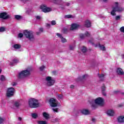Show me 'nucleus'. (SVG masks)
<instances>
[{
    "label": "nucleus",
    "instance_id": "58836bf2",
    "mask_svg": "<svg viewBox=\"0 0 124 124\" xmlns=\"http://www.w3.org/2000/svg\"><path fill=\"white\" fill-rule=\"evenodd\" d=\"M45 68V66L43 65L40 67V70H41V71H43V70H44Z\"/></svg>",
    "mask_w": 124,
    "mask_h": 124
},
{
    "label": "nucleus",
    "instance_id": "dca6fc26",
    "mask_svg": "<svg viewBox=\"0 0 124 124\" xmlns=\"http://www.w3.org/2000/svg\"><path fill=\"white\" fill-rule=\"evenodd\" d=\"M79 36L81 39H84L85 36H90V32H89V31H86L85 34H80Z\"/></svg>",
    "mask_w": 124,
    "mask_h": 124
},
{
    "label": "nucleus",
    "instance_id": "13d9d810",
    "mask_svg": "<svg viewBox=\"0 0 124 124\" xmlns=\"http://www.w3.org/2000/svg\"><path fill=\"white\" fill-rule=\"evenodd\" d=\"M19 121H22V118L21 117H18Z\"/></svg>",
    "mask_w": 124,
    "mask_h": 124
},
{
    "label": "nucleus",
    "instance_id": "9b49d317",
    "mask_svg": "<svg viewBox=\"0 0 124 124\" xmlns=\"http://www.w3.org/2000/svg\"><path fill=\"white\" fill-rule=\"evenodd\" d=\"M80 27L79 24H77L76 23H74L71 25V27L70 28V31H73L74 30H77L78 27Z\"/></svg>",
    "mask_w": 124,
    "mask_h": 124
},
{
    "label": "nucleus",
    "instance_id": "f8f14e48",
    "mask_svg": "<svg viewBox=\"0 0 124 124\" xmlns=\"http://www.w3.org/2000/svg\"><path fill=\"white\" fill-rule=\"evenodd\" d=\"M53 3L58 5H63L64 3L62 0H53Z\"/></svg>",
    "mask_w": 124,
    "mask_h": 124
},
{
    "label": "nucleus",
    "instance_id": "7ed1b4c3",
    "mask_svg": "<svg viewBox=\"0 0 124 124\" xmlns=\"http://www.w3.org/2000/svg\"><path fill=\"white\" fill-rule=\"evenodd\" d=\"M29 105L30 108H37L39 106V103L37 99L31 98L29 100Z\"/></svg>",
    "mask_w": 124,
    "mask_h": 124
},
{
    "label": "nucleus",
    "instance_id": "a211bd4d",
    "mask_svg": "<svg viewBox=\"0 0 124 124\" xmlns=\"http://www.w3.org/2000/svg\"><path fill=\"white\" fill-rule=\"evenodd\" d=\"M18 62H19V59H15L13 60V62H10V65H14L15 63H18Z\"/></svg>",
    "mask_w": 124,
    "mask_h": 124
},
{
    "label": "nucleus",
    "instance_id": "412c9836",
    "mask_svg": "<svg viewBox=\"0 0 124 124\" xmlns=\"http://www.w3.org/2000/svg\"><path fill=\"white\" fill-rule=\"evenodd\" d=\"M13 48H14V49H16V50H18L20 48H21V45H19V44H15L13 46Z\"/></svg>",
    "mask_w": 124,
    "mask_h": 124
},
{
    "label": "nucleus",
    "instance_id": "864d4df0",
    "mask_svg": "<svg viewBox=\"0 0 124 124\" xmlns=\"http://www.w3.org/2000/svg\"><path fill=\"white\" fill-rule=\"evenodd\" d=\"M40 33H41V32H40L39 31L36 32L37 35H39V34H40Z\"/></svg>",
    "mask_w": 124,
    "mask_h": 124
},
{
    "label": "nucleus",
    "instance_id": "20e7f679",
    "mask_svg": "<svg viewBox=\"0 0 124 124\" xmlns=\"http://www.w3.org/2000/svg\"><path fill=\"white\" fill-rule=\"evenodd\" d=\"M31 75V70L29 69H27L25 70L22 71L18 74L19 79H22V78H25Z\"/></svg>",
    "mask_w": 124,
    "mask_h": 124
},
{
    "label": "nucleus",
    "instance_id": "e2e57ef3",
    "mask_svg": "<svg viewBox=\"0 0 124 124\" xmlns=\"http://www.w3.org/2000/svg\"><path fill=\"white\" fill-rule=\"evenodd\" d=\"M103 1H104L105 2H106V1L108 0H103Z\"/></svg>",
    "mask_w": 124,
    "mask_h": 124
},
{
    "label": "nucleus",
    "instance_id": "f257e3e1",
    "mask_svg": "<svg viewBox=\"0 0 124 124\" xmlns=\"http://www.w3.org/2000/svg\"><path fill=\"white\" fill-rule=\"evenodd\" d=\"M124 11V8L122 7H119V2H115L113 3L112 6V10L110 13L111 15L115 16L116 12H123Z\"/></svg>",
    "mask_w": 124,
    "mask_h": 124
},
{
    "label": "nucleus",
    "instance_id": "0eeeda50",
    "mask_svg": "<svg viewBox=\"0 0 124 124\" xmlns=\"http://www.w3.org/2000/svg\"><path fill=\"white\" fill-rule=\"evenodd\" d=\"M40 8L41 9L42 11L45 13H48V12H51V11H52V9L47 7V5L45 4L41 5Z\"/></svg>",
    "mask_w": 124,
    "mask_h": 124
},
{
    "label": "nucleus",
    "instance_id": "49530a36",
    "mask_svg": "<svg viewBox=\"0 0 124 124\" xmlns=\"http://www.w3.org/2000/svg\"><path fill=\"white\" fill-rule=\"evenodd\" d=\"M50 27H51V24H48V23L46 24V27L48 29H49Z\"/></svg>",
    "mask_w": 124,
    "mask_h": 124
},
{
    "label": "nucleus",
    "instance_id": "473e14b6",
    "mask_svg": "<svg viewBox=\"0 0 124 124\" xmlns=\"http://www.w3.org/2000/svg\"><path fill=\"white\" fill-rule=\"evenodd\" d=\"M101 89L102 92H105L106 91V86H105V85L103 84Z\"/></svg>",
    "mask_w": 124,
    "mask_h": 124
},
{
    "label": "nucleus",
    "instance_id": "ea45409f",
    "mask_svg": "<svg viewBox=\"0 0 124 124\" xmlns=\"http://www.w3.org/2000/svg\"><path fill=\"white\" fill-rule=\"evenodd\" d=\"M23 36V33H19L18 35V37H19V38H22Z\"/></svg>",
    "mask_w": 124,
    "mask_h": 124
},
{
    "label": "nucleus",
    "instance_id": "ddd939ff",
    "mask_svg": "<svg viewBox=\"0 0 124 124\" xmlns=\"http://www.w3.org/2000/svg\"><path fill=\"white\" fill-rule=\"evenodd\" d=\"M56 35H57V36H58V37L61 38V41H62V43H65V42H66L67 41L65 39V38H63V37H62V35L61 34H60L59 33H57Z\"/></svg>",
    "mask_w": 124,
    "mask_h": 124
},
{
    "label": "nucleus",
    "instance_id": "bf43d9fd",
    "mask_svg": "<svg viewBox=\"0 0 124 124\" xmlns=\"http://www.w3.org/2000/svg\"><path fill=\"white\" fill-rule=\"evenodd\" d=\"M121 56H122V59H124V54H122V55H121Z\"/></svg>",
    "mask_w": 124,
    "mask_h": 124
},
{
    "label": "nucleus",
    "instance_id": "603ef678",
    "mask_svg": "<svg viewBox=\"0 0 124 124\" xmlns=\"http://www.w3.org/2000/svg\"><path fill=\"white\" fill-rule=\"evenodd\" d=\"M92 121L93 123H95V122H96L95 118H92Z\"/></svg>",
    "mask_w": 124,
    "mask_h": 124
},
{
    "label": "nucleus",
    "instance_id": "2eb2a0df",
    "mask_svg": "<svg viewBox=\"0 0 124 124\" xmlns=\"http://www.w3.org/2000/svg\"><path fill=\"white\" fill-rule=\"evenodd\" d=\"M107 114L108 116H113L115 115V110L113 109H109L107 111Z\"/></svg>",
    "mask_w": 124,
    "mask_h": 124
},
{
    "label": "nucleus",
    "instance_id": "b1692460",
    "mask_svg": "<svg viewBox=\"0 0 124 124\" xmlns=\"http://www.w3.org/2000/svg\"><path fill=\"white\" fill-rule=\"evenodd\" d=\"M43 115L44 117L45 118L46 120H48V119H49V114H48V113H47L46 112H44L43 113Z\"/></svg>",
    "mask_w": 124,
    "mask_h": 124
},
{
    "label": "nucleus",
    "instance_id": "6e6552de",
    "mask_svg": "<svg viewBox=\"0 0 124 124\" xmlns=\"http://www.w3.org/2000/svg\"><path fill=\"white\" fill-rule=\"evenodd\" d=\"M40 8L41 9L42 11L45 13H48V12H51V11H52V9L47 7V5L45 4L41 5Z\"/></svg>",
    "mask_w": 124,
    "mask_h": 124
},
{
    "label": "nucleus",
    "instance_id": "4c0bfd02",
    "mask_svg": "<svg viewBox=\"0 0 124 124\" xmlns=\"http://www.w3.org/2000/svg\"><path fill=\"white\" fill-rule=\"evenodd\" d=\"M5 31V28L4 27H0V32H2Z\"/></svg>",
    "mask_w": 124,
    "mask_h": 124
},
{
    "label": "nucleus",
    "instance_id": "a878e982",
    "mask_svg": "<svg viewBox=\"0 0 124 124\" xmlns=\"http://www.w3.org/2000/svg\"><path fill=\"white\" fill-rule=\"evenodd\" d=\"M15 19L17 20L18 21H20V20H22L23 16H15Z\"/></svg>",
    "mask_w": 124,
    "mask_h": 124
},
{
    "label": "nucleus",
    "instance_id": "0e129e2a",
    "mask_svg": "<svg viewBox=\"0 0 124 124\" xmlns=\"http://www.w3.org/2000/svg\"><path fill=\"white\" fill-rule=\"evenodd\" d=\"M0 73H1V69H0Z\"/></svg>",
    "mask_w": 124,
    "mask_h": 124
},
{
    "label": "nucleus",
    "instance_id": "39448f33",
    "mask_svg": "<svg viewBox=\"0 0 124 124\" xmlns=\"http://www.w3.org/2000/svg\"><path fill=\"white\" fill-rule=\"evenodd\" d=\"M24 34L26 36V38H28V39L30 40V41H34V36H33V32H32V31H29L25 30L24 31Z\"/></svg>",
    "mask_w": 124,
    "mask_h": 124
},
{
    "label": "nucleus",
    "instance_id": "c756f323",
    "mask_svg": "<svg viewBox=\"0 0 124 124\" xmlns=\"http://www.w3.org/2000/svg\"><path fill=\"white\" fill-rule=\"evenodd\" d=\"M0 16H9V15L6 12H3L0 13Z\"/></svg>",
    "mask_w": 124,
    "mask_h": 124
},
{
    "label": "nucleus",
    "instance_id": "4468645a",
    "mask_svg": "<svg viewBox=\"0 0 124 124\" xmlns=\"http://www.w3.org/2000/svg\"><path fill=\"white\" fill-rule=\"evenodd\" d=\"M116 73H117L118 75H124V70H123V69L121 68H117Z\"/></svg>",
    "mask_w": 124,
    "mask_h": 124
},
{
    "label": "nucleus",
    "instance_id": "f03ea898",
    "mask_svg": "<svg viewBox=\"0 0 124 124\" xmlns=\"http://www.w3.org/2000/svg\"><path fill=\"white\" fill-rule=\"evenodd\" d=\"M95 104H93L92 105V107L93 109H95L97 107V105H99V106H103L104 105V99L101 97H98L94 100Z\"/></svg>",
    "mask_w": 124,
    "mask_h": 124
},
{
    "label": "nucleus",
    "instance_id": "052dcab7",
    "mask_svg": "<svg viewBox=\"0 0 124 124\" xmlns=\"http://www.w3.org/2000/svg\"><path fill=\"white\" fill-rule=\"evenodd\" d=\"M65 16H72V15H67Z\"/></svg>",
    "mask_w": 124,
    "mask_h": 124
},
{
    "label": "nucleus",
    "instance_id": "4be33fe9",
    "mask_svg": "<svg viewBox=\"0 0 124 124\" xmlns=\"http://www.w3.org/2000/svg\"><path fill=\"white\" fill-rule=\"evenodd\" d=\"M9 16H0V20L2 21V20H6L9 19Z\"/></svg>",
    "mask_w": 124,
    "mask_h": 124
},
{
    "label": "nucleus",
    "instance_id": "09e8293b",
    "mask_svg": "<svg viewBox=\"0 0 124 124\" xmlns=\"http://www.w3.org/2000/svg\"><path fill=\"white\" fill-rule=\"evenodd\" d=\"M102 93L105 96H106V92H105V91H102Z\"/></svg>",
    "mask_w": 124,
    "mask_h": 124
},
{
    "label": "nucleus",
    "instance_id": "f704fd0d",
    "mask_svg": "<svg viewBox=\"0 0 124 124\" xmlns=\"http://www.w3.org/2000/svg\"><path fill=\"white\" fill-rule=\"evenodd\" d=\"M64 19H71L72 18H74V16H65L64 17Z\"/></svg>",
    "mask_w": 124,
    "mask_h": 124
},
{
    "label": "nucleus",
    "instance_id": "393cba45",
    "mask_svg": "<svg viewBox=\"0 0 124 124\" xmlns=\"http://www.w3.org/2000/svg\"><path fill=\"white\" fill-rule=\"evenodd\" d=\"M99 47L100 48V49L102 50V51H106V48H105L104 46L99 44Z\"/></svg>",
    "mask_w": 124,
    "mask_h": 124
},
{
    "label": "nucleus",
    "instance_id": "e433bc0d",
    "mask_svg": "<svg viewBox=\"0 0 124 124\" xmlns=\"http://www.w3.org/2000/svg\"><path fill=\"white\" fill-rule=\"evenodd\" d=\"M57 96L58 97V99H62V97H63V96L62 94H58Z\"/></svg>",
    "mask_w": 124,
    "mask_h": 124
},
{
    "label": "nucleus",
    "instance_id": "cd10ccee",
    "mask_svg": "<svg viewBox=\"0 0 124 124\" xmlns=\"http://www.w3.org/2000/svg\"><path fill=\"white\" fill-rule=\"evenodd\" d=\"M81 51L83 53H86L87 52V47L84 46L81 48Z\"/></svg>",
    "mask_w": 124,
    "mask_h": 124
},
{
    "label": "nucleus",
    "instance_id": "c9c22d12",
    "mask_svg": "<svg viewBox=\"0 0 124 124\" xmlns=\"http://www.w3.org/2000/svg\"><path fill=\"white\" fill-rule=\"evenodd\" d=\"M62 31L63 33H67V29L64 28H63Z\"/></svg>",
    "mask_w": 124,
    "mask_h": 124
},
{
    "label": "nucleus",
    "instance_id": "6e6d98bb",
    "mask_svg": "<svg viewBox=\"0 0 124 124\" xmlns=\"http://www.w3.org/2000/svg\"><path fill=\"white\" fill-rule=\"evenodd\" d=\"M74 85H71L70 86V88L71 89H74Z\"/></svg>",
    "mask_w": 124,
    "mask_h": 124
},
{
    "label": "nucleus",
    "instance_id": "1a4fd4ad",
    "mask_svg": "<svg viewBox=\"0 0 124 124\" xmlns=\"http://www.w3.org/2000/svg\"><path fill=\"white\" fill-rule=\"evenodd\" d=\"M15 93V89L13 87H10L8 88L7 91V97H11L14 95V93Z\"/></svg>",
    "mask_w": 124,
    "mask_h": 124
},
{
    "label": "nucleus",
    "instance_id": "338daca9",
    "mask_svg": "<svg viewBox=\"0 0 124 124\" xmlns=\"http://www.w3.org/2000/svg\"><path fill=\"white\" fill-rule=\"evenodd\" d=\"M15 16H20V15H15Z\"/></svg>",
    "mask_w": 124,
    "mask_h": 124
},
{
    "label": "nucleus",
    "instance_id": "aec40b11",
    "mask_svg": "<svg viewBox=\"0 0 124 124\" xmlns=\"http://www.w3.org/2000/svg\"><path fill=\"white\" fill-rule=\"evenodd\" d=\"M85 26L86 27V28H90L91 27V22L90 20L85 21Z\"/></svg>",
    "mask_w": 124,
    "mask_h": 124
},
{
    "label": "nucleus",
    "instance_id": "c03bdc74",
    "mask_svg": "<svg viewBox=\"0 0 124 124\" xmlns=\"http://www.w3.org/2000/svg\"><path fill=\"white\" fill-rule=\"evenodd\" d=\"M120 31H121L122 32H124V27H122L120 28Z\"/></svg>",
    "mask_w": 124,
    "mask_h": 124
},
{
    "label": "nucleus",
    "instance_id": "423d86ee",
    "mask_svg": "<svg viewBox=\"0 0 124 124\" xmlns=\"http://www.w3.org/2000/svg\"><path fill=\"white\" fill-rule=\"evenodd\" d=\"M46 85L48 87H52L55 85L56 80L51 77H47L46 78Z\"/></svg>",
    "mask_w": 124,
    "mask_h": 124
},
{
    "label": "nucleus",
    "instance_id": "69168bd1",
    "mask_svg": "<svg viewBox=\"0 0 124 124\" xmlns=\"http://www.w3.org/2000/svg\"><path fill=\"white\" fill-rule=\"evenodd\" d=\"M26 13H29V11H27Z\"/></svg>",
    "mask_w": 124,
    "mask_h": 124
},
{
    "label": "nucleus",
    "instance_id": "a18cd8bd",
    "mask_svg": "<svg viewBox=\"0 0 124 124\" xmlns=\"http://www.w3.org/2000/svg\"><path fill=\"white\" fill-rule=\"evenodd\" d=\"M124 104H119L117 106V107L119 108H121L122 107H123L124 106Z\"/></svg>",
    "mask_w": 124,
    "mask_h": 124
},
{
    "label": "nucleus",
    "instance_id": "774afa93",
    "mask_svg": "<svg viewBox=\"0 0 124 124\" xmlns=\"http://www.w3.org/2000/svg\"><path fill=\"white\" fill-rule=\"evenodd\" d=\"M68 5H69V3H68L67 6H68Z\"/></svg>",
    "mask_w": 124,
    "mask_h": 124
},
{
    "label": "nucleus",
    "instance_id": "37998d69",
    "mask_svg": "<svg viewBox=\"0 0 124 124\" xmlns=\"http://www.w3.org/2000/svg\"><path fill=\"white\" fill-rule=\"evenodd\" d=\"M51 24L52 26H55V25H56V21L55 20H52L51 22Z\"/></svg>",
    "mask_w": 124,
    "mask_h": 124
},
{
    "label": "nucleus",
    "instance_id": "72a5a7b5",
    "mask_svg": "<svg viewBox=\"0 0 124 124\" xmlns=\"http://www.w3.org/2000/svg\"><path fill=\"white\" fill-rule=\"evenodd\" d=\"M0 80L1 81H5V77H4L3 75H1L0 76Z\"/></svg>",
    "mask_w": 124,
    "mask_h": 124
},
{
    "label": "nucleus",
    "instance_id": "79ce46f5",
    "mask_svg": "<svg viewBox=\"0 0 124 124\" xmlns=\"http://www.w3.org/2000/svg\"><path fill=\"white\" fill-rule=\"evenodd\" d=\"M52 110H53V111L54 112H59V111H58L59 108H52Z\"/></svg>",
    "mask_w": 124,
    "mask_h": 124
},
{
    "label": "nucleus",
    "instance_id": "f3484780",
    "mask_svg": "<svg viewBox=\"0 0 124 124\" xmlns=\"http://www.w3.org/2000/svg\"><path fill=\"white\" fill-rule=\"evenodd\" d=\"M81 113L83 114V115H89V114H90V111L88 109H84L81 110Z\"/></svg>",
    "mask_w": 124,
    "mask_h": 124
},
{
    "label": "nucleus",
    "instance_id": "5fc2aeb1",
    "mask_svg": "<svg viewBox=\"0 0 124 124\" xmlns=\"http://www.w3.org/2000/svg\"><path fill=\"white\" fill-rule=\"evenodd\" d=\"M12 86H13L14 87L16 86V85H17V84H16V83L14 82L12 84Z\"/></svg>",
    "mask_w": 124,
    "mask_h": 124
},
{
    "label": "nucleus",
    "instance_id": "c85d7f7f",
    "mask_svg": "<svg viewBox=\"0 0 124 124\" xmlns=\"http://www.w3.org/2000/svg\"><path fill=\"white\" fill-rule=\"evenodd\" d=\"M98 76L101 81H103V79H104V75H98Z\"/></svg>",
    "mask_w": 124,
    "mask_h": 124
},
{
    "label": "nucleus",
    "instance_id": "de8ad7c7",
    "mask_svg": "<svg viewBox=\"0 0 124 124\" xmlns=\"http://www.w3.org/2000/svg\"><path fill=\"white\" fill-rule=\"evenodd\" d=\"M35 18L37 20H40L41 19V17H40V16H37Z\"/></svg>",
    "mask_w": 124,
    "mask_h": 124
},
{
    "label": "nucleus",
    "instance_id": "4d7b16f0",
    "mask_svg": "<svg viewBox=\"0 0 124 124\" xmlns=\"http://www.w3.org/2000/svg\"><path fill=\"white\" fill-rule=\"evenodd\" d=\"M52 74L54 75H56V74H57V72L56 71H53L52 72Z\"/></svg>",
    "mask_w": 124,
    "mask_h": 124
},
{
    "label": "nucleus",
    "instance_id": "6ab92c4d",
    "mask_svg": "<svg viewBox=\"0 0 124 124\" xmlns=\"http://www.w3.org/2000/svg\"><path fill=\"white\" fill-rule=\"evenodd\" d=\"M119 123H124V116H120L117 118Z\"/></svg>",
    "mask_w": 124,
    "mask_h": 124
},
{
    "label": "nucleus",
    "instance_id": "7c9ffc66",
    "mask_svg": "<svg viewBox=\"0 0 124 124\" xmlns=\"http://www.w3.org/2000/svg\"><path fill=\"white\" fill-rule=\"evenodd\" d=\"M31 116H32V118H33V119H36V118L38 117V116L37 115V114L36 113H32Z\"/></svg>",
    "mask_w": 124,
    "mask_h": 124
},
{
    "label": "nucleus",
    "instance_id": "9d476101",
    "mask_svg": "<svg viewBox=\"0 0 124 124\" xmlns=\"http://www.w3.org/2000/svg\"><path fill=\"white\" fill-rule=\"evenodd\" d=\"M49 102L51 107H57L58 106V101L54 98L50 99Z\"/></svg>",
    "mask_w": 124,
    "mask_h": 124
},
{
    "label": "nucleus",
    "instance_id": "5701e85b",
    "mask_svg": "<svg viewBox=\"0 0 124 124\" xmlns=\"http://www.w3.org/2000/svg\"><path fill=\"white\" fill-rule=\"evenodd\" d=\"M14 105H15L16 108H19L20 105H21V104L20 103V102L16 101Z\"/></svg>",
    "mask_w": 124,
    "mask_h": 124
},
{
    "label": "nucleus",
    "instance_id": "2f4dec72",
    "mask_svg": "<svg viewBox=\"0 0 124 124\" xmlns=\"http://www.w3.org/2000/svg\"><path fill=\"white\" fill-rule=\"evenodd\" d=\"M114 19L116 20V21H119V20H121V19H122V16H115Z\"/></svg>",
    "mask_w": 124,
    "mask_h": 124
},
{
    "label": "nucleus",
    "instance_id": "3c124183",
    "mask_svg": "<svg viewBox=\"0 0 124 124\" xmlns=\"http://www.w3.org/2000/svg\"><path fill=\"white\" fill-rule=\"evenodd\" d=\"M41 33L43 32V28H40L39 31Z\"/></svg>",
    "mask_w": 124,
    "mask_h": 124
},
{
    "label": "nucleus",
    "instance_id": "bb28decb",
    "mask_svg": "<svg viewBox=\"0 0 124 124\" xmlns=\"http://www.w3.org/2000/svg\"><path fill=\"white\" fill-rule=\"evenodd\" d=\"M38 124H47L46 121H38Z\"/></svg>",
    "mask_w": 124,
    "mask_h": 124
},
{
    "label": "nucleus",
    "instance_id": "8fccbe9b",
    "mask_svg": "<svg viewBox=\"0 0 124 124\" xmlns=\"http://www.w3.org/2000/svg\"><path fill=\"white\" fill-rule=\"evenodd\" d=\"M3 122V119L0 118V124H2Z\"/></svg>",
    "mask_w": 124,
    "mask_h": 124
},
{
    "label": "nucleus",
    "instance_id": "a19ab883",
    "mask_svg": "<svg viewBox=\"0 0 124 124\" xmlns=\"http://www.w3.org/2000/svg\"><path fill=\"white\" fill-rule=\"evenodd\" d=\"M74 48H75L74 46H69V49L70 50H74Z\"/></svg>",
    "mask_w": 124,
    "mask_h": 124
},
{
    "label": "nucleus",
    "instance_id": "680f3d73",
    "mask_svg": "<svg viewBox=\"0 0 124 124\" xmlns=\"http://www.w3.org/2000/svg\"><path fill=\"white\" fill-rule=\"evenodd\" d=\"M55 121H56V122H58V121H59V119H55Z\"/></svg>",
    "mask_w": 124,
    "mask_h": 124
}]
</instances>
